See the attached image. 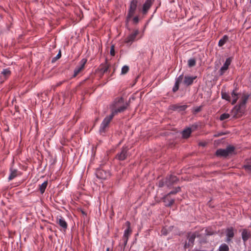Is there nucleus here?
<instances>
[{"instance_id": "nucleus-34", "label": "nucleus", "mask_w": 251, "mask_h": 251, "mask_svg": "<svg viewBox=\"0 0 251 251\" xmlns=\"http://www.w3.org/2000/svg\"><path fill=\"white\" fill-rule=\"evenodd\" d=\"M158 186L159 187H163L166 186V178L165 179H162L158 181Z\"/></svg>"}, {"instance_id": "nucleus-25", "label": "nucleus", "mask_w": 251, "mask_h": 251, "mask_svg": "<svg viewBox=\"0 0 251 251\" xmlns=\"http://www.w3.org/2000/svg\"><path fill=\"white\" fill-rule=\"evenodd\" d=\"M191 132H192L191 128L190 127H188V128L184 129L182 131V136L183 138H187L190 136Z\"/></svg>"}, {"instance_id": "nucleus-32", "label": "nucleus", "mask_w": 251, "mask_h": 251, "mask_svg": "<svg viewBox=\"0 0 251 251\" xmlns=\"http://www.w3.org/2000/svg\"><path fill=\"white\" fill-rule=\"evenodd\" d=\"M181 191V187L179 186H178L175 188V190H172L170 191L169 193L167 194L169 196L170 195H175L178 192H180Z\"/></svg>"}, {"instance_id": "nucleus-33", "label": "nucleus", "mask_w": 251, "mask_h": 251, "mask_svg": "<svg viewBox=\"0 0 251 251\" xmlns=\"http://www.w3.org/2000/svg\"><path fill=\"white\" fill-rule=\"evenodd\" d=\"M230 117V115L228 113H225L221 114L220 116L219 119L221 121H223L224 120L227 119Z\"/></svg>"}, {"instance_id": "nucleus-30", "label": "nucleus", "mask_w": 251, "mask_h": 251, "mask_svg": "<svg viewBox=\"0 0 251 251\" xmlns=\"http://www.w3.org/2000/svg\"><path fill=\"white\" fill-rule=\"evenodd\" d=\"M222 98L228 101H230V96L229 94L226 92H222Z\"/></svg>"}, {"instance_id": "nucleus-24", "label": "nucleus", "mask_w": 251, "mask_h": 251, "mask_svg": "<svg viewBox=\"0 0 251 251\" xmlns=\"http://www.w3.org/2000/svg\"><path fill=\"white\" fill-rule=\"evenodd\" d=\"M238 95L239 94L236 92V89L232 91L231 93V97L232 98L231 104L233 105L236 103L238 99Z\"/></svg>"}, {"instance_id": "nucleus-14", "label": "nucleus", "mask_w": 251, "mask_h": 251, "mask_svg": "<svg viewBox=\"0 0 251 251\" xmlns=\"http://www.w3.org/2000/svg\"><path fill=\"white\" fill-rule=\"evenodd\" d=\"M183 74H181L176 78L175 83L172 89L173 92H176L178 90L179 84L183 79Z\"/></svg>"}, {"instance_id": "nucleus-36", "label": "nucleus", "mask_w": 251, "mask_h": 251, "mask_svg": "<svg viewBox=\"0 0 251 251\" xmlns=\"http://www.w3.org/2000/svg\"><path fill=\"white\" fill-rule=\"evenodd\" d=\"M61 56V51L59 50V52L58 53V54L56 55V56L53 57L51 59V62L52 63H54L57 60H58V59H59Z\"/></svg>"}, {"instance_id": "nucleus-21", "label": "nucleus", "mask_w": 251, "mask_h": 251, "mask_svg": "<svg viewBox=\"0 0 251 251\" xmlns=\"http://www.w3.org/2000/svg\"><path fill=\"white\" fill-rule=\"evenodd\" d=\"M109 67V65L107 64V60H105V61L103 63H101L99 67V70L100 72L102 74L106 72Z\"/></svg>"}, {"instance_id": "nucleus-35", "label": "nucleus", "mask_w": 251, "mask_h": 251, "mask_svg": "<svg viewBox=\"0 0 251 251\" xmlns=\"http://www.w3.org/2000/svg\"><path fill=\"white\" fill-rule=\"evenodd\" d=\"M129 71V67L126 65L124 66L121 70V74H126Z\"/></svg>"}, {"instance_id": "nucleus-28", "label": "nucleus", "mask_w": 251, "mask_h": 251, "mask_svg": "<svg viewBox=\"0 0 251 251\" xmlns=\"http://www.w3.org/2000/svg\"><path fill=\"white\" fill-rule=\"evenodd\" d=\"M48 181H45L43 183H42L39 187V190L41 194H43L48 185Z\"/></svg>"}, {"instance_id": "nucleus-6", "label": "nucleus", "mask_w": 251, "mask_h": 251, "mask_svg": "<svg viewBox=\"0 0 251 251\" xmlns=\"http://www.w3.org/2000/svg\"><path fill=\"white\" fill-rule=\"evenodd\" d=\"M235 150V148L232 146H228L225 149H218L216 151V155L220 156L226 157L231 153Z\"/></svg>"}, {"instance_id": "nucleus-39", "label": "nucleus", "mask_w": 251, "mask_h": 251, "mask_svg": "<svg viewBox=\"0 0 251 251\" xmlns=\"http://www.w3.org/2000/svg\"><path fill=\"white\" fill-rule=\"evenodd\" d=\"M110 53L111 56L115 55V50H114V45H112L111 47Z\"/></svg>"}, {"instance_id": "nucleus-4", "label": "nucleus", "mask_w": 251, "mask_h": 251, "mask_svg": "<svg viewBox=\"0 0 251 251\" xmlns=\"http://www.w3.org/2000/svg\"><path fill=\"white\" fill-rule=\"evenodd\" d=\"M113 117V115L111 113L109 116H107L104 118L100 127L99 132L100 133H105L106 128L108 126Z\"/></svg>"}, {"instance_id": "nucleus-42", "label": "nucleus", "mask_w": 251, "mask_h": 251, "mask_svg": "<svg viewBox=\"0 0 251 251\" xmlns=\"http://www.w3.org/2000/svg\"><path fill=\"white\" fill-rule=\"evenodd\" d=\"M122 240L124 241V248L126 246L128 239L125 238V237H122Z\"/></svg>"}, {"instance_id": "nucleus-3", "label": "nucleus", "mask_w": 251, "mask_h": 251, "mask_svg": "<svg viewBox=\"0 0 251 251\" xmlns=\"http://www.w3.org/2000/svg\"><path fill=\"white\" fill-rule=\"evenodd\" d=\"M96 177L101 180H105L110 177V173L109 171L102 168H98L95 172Z\"/></svg>"}, {"instance_id": "nucleus-46", "label": "nucleus", "mask_w": 251, "mask_h": 251, "mask_svg": "<svg viewBox=\"0 0 251 251\" xmlns=\"http://www.w3.org/2000/svg\"><path fill=\"white\" fill-rule=\"evenodd\" d=\"M109 249L107 248V250H106V251H109Z\"/></svg>"}, {"instance_id": "nucleus-13", "label": "nucleus", "mask_w": 251, "mask_h": 251, "mask_svg": "<svg viewBox=\"0 0 251 251\" xmlns=\"http://www.w3.org/2000/svg\"><path fill=\"white\" fill-rule=\"evenodd\" d=\"M125 225L126 226V228L125 229L123 237L129 238V237L132 233V229L130 227V223L129 221H126L125 223Z\"/></svg>"}, {"instance_id": "nucleus-26", "label": "nucleus", "mask_w": 251, "mask_h": 251, "mask_svg": "<svg viewBox=\"0 0 251 251\" xmlns=\"http://www.w3.org/2000/svg\"><path fill=\"white\" fill-rule=\"evenodd\" d=\"M10 173L8 177V180H11L17 176V170L10 169Z\"/></svg>"}, {"instance_id": "nucleus-41", "label": "nucleus", "mask_w": 251, "mask_h": 251, "mask_svg": "<svg viewBox=\"0 0 251 251\" xmlns=\"http://www.w3.org/2000/svg\"><path fill=\"white\" fill-rule=\"evenodd\" d=\"M201 106H197L194 108V112L195 113H197L199 112L200 111H201Z\"/></svg>"}, {"instance_id": "nucleus-37", "label": "nucleus", "mask_w": 251, "mask_h": 251, "mask_svg": "<svg viewBox=\"0 0 251 251\" xmlns=\"http://www.w3.org/2000/svg\"><path fill=\"white\" fill-rule=\"evenodd\" d=\"M243 168L247 171L251 172V163L244 165Z\"/></svg>"}, {"instance_id": "nucleus-15", "label": "nucleus", "mask_w": 251, "mask_h": 251, "mask_svg": "<svg viewBox=\"0 0 251 251\" xmlns=\"http://www.w3.org/2000/svg\"><path fill=\"white\" fill-rule=\"evenodd\" d=\"M169 195L166 194L162 198L163 201L165 203V206L166 207L171 206L175 202L174 199H169Z\"/></svg>"}, {"instance_id": "nucleus-16", "label": "nucleus", "mask_w": 251, "mask_h": 251, "mask_svg": "<svg viewBox=\"0 0 251 251\" xmlns=\"http://www.w3.org/2000/svg\"><path fill=\"white\" fill-rule=\"evenodd\" d=\"M234 231L232 227H228L226 230V242L229 243L231 241L232 238L234 236Z\"/></svg>"}, {"instance_id": "nucleus-18", "label": "nucleus", "mask_w": 251, "mask_h": 251, "mask_svg": "<svg viewBox=\"0 0 251 251\" xmlns=\"http://www.w3.org/2000/svg\"><path fill=\"white\" fill-rule=\"evenodd\" d=\"M188 107L186 104L179 105L178 104H174L172 105L171 109L174 111H183Z\"/></svg>"}, {"instance_id": "nucleus-8", "label": "nucleus", "mask_w": 251, "mask_h": 251, "mask_svg": "<svg viewBox=\"0 0 251 251\" xmlns=\"http://www.w3.org/2000/svg\"><path fill=\"white\" fill-rule=\"evenodd\" d=\"M87 61V60L86 58H82L78 64L76 66L74 71V77H75L82 70H83Z\"/></svg>"}, {"instance_id": "nucleus-1", "label": "nucleus", "mask_w": 251, "mask_h": 251, "mask_svg": "<svg viewBox=\"0 0 251 251\" xmlns=\"http://www.w3.org/2000/svg\"><path fill=\"white\" fill-rule=\"evenodd\" d=\"M124 99L121 97L120 98H118L115 101V103L114 104V108L112 109L111 114L113 115L114 116L118 113H121L124 112L126 109L127 107L128 106V103H126L125 104H123L122 105L119 106L120 104L124 103Z\"/></svg>"}, {"instance_id": "nucleus-19", "label": "nucleus", "mask_w": 251, "mask_h": 251, "mask_svg": "<svg viewBox=\"0 0 251 251\" xmlns=\"http://www.w3.org/2000/svg\"><path fill=\"white\" fill-rule=\"evenodd\" d=\"M197 78L196 76H190L185 75L183 81L184 84L186 86H189L193 83L194 80Z\"/></svg>"}, {"instance_id": "nucleus-9", "label": "nucleus", "mask_w": 251, "mask_h": 251, "mask_svg": "<svg viewBox=\"0 0 251 251\" xmlns=\"http://www.w3.org/2000/svg\"><path fill=\"white\" fill-rule=\"evenodd\" d=\"M178 181V179L176 176L170 175L166 177V186L168 188H171Z\"/></svg>"}, {"instance_id": "nucleus-29", "label": "nucleus", "mask_w": 251, "mask_h": 251, "mask_svg": "<svg viewBox=\"0 0 251 251\" xmlns=\"http://www.w3.org/2000/svg\"><path fill=\"white\" fill-rule=\"evenodd\" d=\"M219 251H229L228 246L225 243L221 244L219 247Z\"/></svg>"}, {"instance_id": "nucleus-27", "label": "nucleus", "mask_w": 251, "mask_h": 251, "mask_svg": "<svg viewBox=\"0 0 251 251\" xmlns=\"http://www.w3.org/2000/svg\"><path fill=\"white\" fill-rule=\"evenodd\" d=\"M228 39V37L227 35H224L223 37L219 41L218 46L219 47H222L226 44V43Z\"/></svg>"}, {"instance_id": "nucleus-2", "label": "nucleus", "mask_w": 251, "mask_h": 251, "mask_svg": "<svg viewBox=\"0 0 251 251\" xmlns=\"http://www.w3.org/2000/svg\"><path fill=\"white\" fill-rule=\"evenodd\" d=\"M128 150L127 146H123L120 151L117 153L115 158L119 161H124L126 160L129 155L128 152Z\"/></svg>"}, {"instance_id": "nucleus-23", "label": "nucleus", "mask_w": 251, "mask_h": 251, "mask_svg": "<svg viewBox=\"0 0 251 251\" xmlns=\"http://www.w3.org/2000/svg\"><path fill=\"white\" fill-rule=\"evenodd\" d=\"M1 74L3 75V78L6 79L11 74V72L9 68L4 69L1 72Z\"/></svg>"}, {"instance_id": "nucleus-10", "label": "nucleus", "mask_w": 251, "mask_h": 251, "mask_svg": "<svg viewBox=\"0 0 251 251\" xmlns=\"http://www.w3.org/2000/svg\"><path fill=\"white\" fill-rule=\"evenodd\" d=\"M137 0H131L127 13L128 18H131L134 15L137 7Z\"/></svg>"}, {"instance_id": "nucleus-20", "label": "nucleus", "mask_w": 251, "mask_h": 251, "mask_svg": "<svg viewBox=\"0 0 251 251\" xmlns=\"http://www.w3.org/2000/svg\"><path fill=\"white\" fill-rule=\"evenodd\" d=\"M57 223L59 224L60 227L65 231L68 227V224L65 219L61 216H60L59 218H57Z\"/></svg>"}, {"instance_id": "nucleus-38", "label": "nucleus", "mask_w": 251, "mask_h": 251, "mask_svg": "<svg viewBox=\"0 0 251 251\" xmlns=\"http://www.w3.org/2000/svg\"><path fill=\"white\" fill-rule=\"evenodd\" d=\"M228 132H224L222 131L218 132L216 134L214 135V136L215 137H219L222 135H226L227 134Z\"/></svg>"}, {"instance_id": "nucleus-17", "label": "nucleus", "mask_w": 251, "mask_h": 251, "mask_svg": "<svg viewBox=\"0 0 251 251\" xmlns=\"http://www.w3.org/2000/svg\"><path fill=\"white\" fill-rule=\"evenodd\" d=\"M249 98V95H245L242 98L241 101H240L238 105L236 107H238L237 110L239 111L242 108L244 107Z\"/></svg>"}, {"instance_id": "nucleus-31", "label": "nucleus", "mask_w": 251, "mask_h": 251, "mask_svg": "<svg viewBox=\"0 0 251 251\" xmlns=\"http://www.w3.org/2000/svg\"><path fill=\"white\" fill-rule=\"evenodd\" d=\"M196 61L194 58H191L188 61V65L189 67H192L196 65Z\"/></svg>"}, {"instance_id": "nucleus-44", "label": "nucleus", "mask_w": 251, "mask_h": 251, "mask_svg": "<svg viewBox=\"0 0 251 251\" xmlns=\"http://www.w3.org/2000/svg\"><path fill=\"white\" fill-rule=\"evenodd\" d=\"M80 210L81 211V214L83 216H87V213L85 211H84L83 209H81Z\"/></svg>"}, {"instance_id": "nucleus-48", "label": "nucleus", "mask_w": 251, "mask_h": 251, "mask_svg": "<svg viewBox=\"0 0 251 251\" xmlns=\"http://www.w3.org/2000/svg\"><path fill=\"white\" fill-rule=\"evenodd\" d=\"M250 226L251 227V225H250Z\"/></svg>"}, {"instance_id": "nucleus-5", "label": "nucleus", "mask_w": 251, "mask_h": 251, "mask_svg": "<svg viewBox=\"0 0 251 251\" xmlns=\"http://www.w3.org/2000/svg\"><path fill=\"white\" fill-rule=\"evenodd\" d=\"M196 237V233H192L191 232H189L187 234V239L188 241H186L183 248L185 249H188L190 247H192L194 245V242Z\"/></svg>"}, {"instance_id": "nucleus-43", "label": "nucleus", "mask_w": 251, "mask_h": 251, "mask_svg": "<svg viewBox=\"0 0 251 251\" xmlns=\"http://www.w3.org/2000/svg\"><path fill=\"white\" fill-rule=\"evenodd\" d=\"M133 22L135 24H137L139 22V18L138 16H135L133 19Z\"/></svg>"}, {"instance_id": "nucleus-7", "label": "nucleus", "mask_w": 251, "mask_h": 251, "mask_svg": "<svg viewBox=\"0 0 251 251\" xmlns=\"http://www.w3.org/2000/svg\"><path fill=\"white\" fill-rule=\"evenodd\" d=\"M139 34V30L138 29L134 30V31L129 34L125 39V43L127 46H130L133 42L136 40L137 35Z\"/></svg>"}, {"instance_id": "nucleus-47", "label": "nucleus", "mask_w": 251, "mask_h": 251, "mask_svg": "<svg viewBox=\"0 0 251 251\" xmlns=\"http://www.w3.org/2000/svg\"><path fill=\"white\" fill-rule=\"evenodd\" d=\"M250 3H251V0H250Z\"/></svg>"}, {"instance_id": "nucleus-40", "label": "nucleus", "mask_w": 251, "mask_h": 251, "mask_svg": "<svg viewBox=\"0 0 251 251\" xmlns=\"http://www.w3.org/2000/svg\"><path fill=\"white\" fill-rule=\"evenodd\" d=\"M161 234L163 235H165V236L167 235L168 234L167 229L166 228L163 227L161 230Z\"/></svg>"}, {"instance_id": "nucleus-11", "label": "nucleus", "mask_w": 251, "mask_h": 251, "mask_svg": "<svg viewBox=\"0 0 251 251\" xmlns=\"http://www.w3.org/2000/svg\"><path fill=\"white\" fill-rule=\"evenodd\" d=\"M155 0H146L143 4L142 13L143 15H146L152 6Z\"/></svg>"}, {"instance_id": "nucleus-22", "label": "nucleus", "mask_w": 251, "mask_h": 251, "mask_svg": "<svg viewBox=\"0 0 251 251\" xmlns=\"http://www.w3.org/2000/svg\"><path fill=\"white\" fill-rule=\"evenodd\" d=\"M242 238L244 242H247L250 237V232L246 229H244L241 233Z\"/></svg>"}, {"instance_id": "nucleus-12", "label": "nucleus", "mask_w": 251, "mask_h": 251, "mask_svg": "<svg viewBox=\"0 0 251 251\" xmlns=\"http://www.w3.org/2000/svg\"><path fill=\"white\" fill-rule=\"evenodd\" d=\"M231 59L230 57H228L226 59V61L224 63L223 66L221 68L219 71V74L220 75H223L225 71L228 69V67L231 63Z\"/></svg>"}, {"instance_id": "nucleus-45", "label": "nucleus", "mask_w": 251, "mask_h": 251, "mask_svg": "<svg viewBox=\"0 0 251 251\" xmlns=\"http://www.w3.org/2000/svg\"><path fill=\"white\" fill-rule=\"evenodd\" d=\"M206 234L208 235H212V233H207Z\"/></svg>"}]
</instances>
